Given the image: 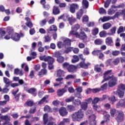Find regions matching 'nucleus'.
Returning <instances> with one entry per match:
<instances>
[{"label":"nucleus","instance_id":"0e129e2a","mask_svg":"<svg viewBox=\"0 0 125 125\" xmlns=\"http://www.w3.org/2000/svg\"><path fill=\"white\" fill-rule=\"evenodd\" d=\"M83 54L84 55H88V54H89V50L88 48H85V49H84L83 51Z\"/></svg>","mask_w":125,"mask_h":125},{"label":"nucleus","instance_id":"0eeeda50","mask_svg":"<svg viewBox=\"0 0 125 125\" xmlns=\"http://www.w3.org/2000/svg\"><path fill=\"white\" fill-rule=\"evenodd\" d=\"M7 32L8 35H6L4 37V39L5 40H10L12 36H13V34H14V30L12 27H9L7 28Z\"/></svg>","mask_w":125,"mask_h":125},{"label":"nucleus","instance_id":"a878e982","mask_svg":"<svg viewBox=\"0 0 125 125\" xmlns=\"http://www.w3.org/2000/svg\"><path fill=\"white\" fill-rule=\"evenodd\" d=\"M108 101L111 103L112 105L115 104V103L117 101V99H116V96L112 95L108 97Z\"/></svg>","mask_w":125,"mask_h":125},{"label":"nucleus","instance_id":"ddd939ff","mask_svg":"<svg viewBox=\"0 0 125 125\" xmlns=\"http://www.w3.org/2000/svg\"><path fill=\"white\" fill-rule=\"evenodd\" d=\"M76 9H79V5L77 3H72L69 8L71 13H75Z\"/></svg>","mask_w":125,"mask_h":125},{"label":"nucleus","instance_id":"423d86ee","mask_svg":"<svg viewBox=\"0 0 125 125\" xmlns=\"http://www.w3.org/2000/svg\"><path fill=\"white\" fill-rule=\"evenodd\" d=\"M54 56L56 57L57 59V61L59 63H63L64 62V61L65 60V58L61 56V54L60 52H56L54 53Z\"/></svg>","mask_w":125,"mask_h":125},{"label":"nucleus","instance_id":"13d9d810","mask_svg":"<svg viewBox=\"0 0 125 125\" xmlns=\"http://www.w3.org/2000/svg\"><path fill=\"white\" fill-rule=\"evenodd\" d=\"M74 100H75V97H71L70 98L66 99L65 102L66 103L74 102Z\"/></svg>","mask_w":125,"mask_h":125},{"label":"nucleus","instance_id":"680f3d73","mask_svg":"<svg viewBox=\"0 0 125 125\" xmlns=\"http://www.w3.org/2000/svg\"><path fill=\"white\" fill-rule=\"evenodd\" d=\"M124 26H120L117 30V33L121 34V33H123V32H124Z\"/></svg>","mask_w":125,"mask_h":125},{"label":"nucleus","instance_id":"a19ab883","mask_svg":"<svg viewBox=\"0 0 125 125\" xmlns=\"http://www.w3.org/2000/svg\"><path fill=\"white\" fill-rule=\"evenodd\" d=\"M47 21H48V20H47V19H44L40 22V25L42 26H44L45 25H46Z\"/></svg>","mask_w":125,"mask_h":125},{"label":"nucleus","instance_id":"9b49d317","mask_svg":"<svg viewBox=\"0 0 125 125\" xmlns=\"http://www.w3.org/2000/svg\"><path fill=\"white\" fill-rule=\"evenodd\" d=\"M77 38L82 40V41H85L87 39V36L85 34V33L83 31H81L80 33H78L77 35Z\"/></svg>","mask_w":125,"mask_h":125},{"label":"nucleus","instance_id":"c03bdc74","mask_svg":"<svg viewBox=\"0 0 125 125\" xmlns=\"http://www.w3.org/2000/svg\"><path fill=\"white\" fill-rule=\"evenodd\" d=\"M95 44H96L97 45H100L101 44H102L103 43V41L100 39H97L94 41Z\"/></svg>","mask_w":125,"mask_h":125},{"label":"nucleus","instance_id":"ea45409f","mask_svg":"<svg viewBox=\"0 0 125 125\" xmlns=\"http://www.w3.org/2000/svg\"><path fill=\"white\" fill-rule=\"evenodd\" d=\"M94 71L97 73H100V72H102V69L99 67V65L96 64L94 66Z\"/></svg>","mask_w":125,"mask_h":125},{"label":"nucleus","instance_id":"f3484780","mask_svg":"<svg viewBox=\"0 0 125 125\" xmlns=\"http://www.w3.org/2000/svg\"><path fill=\"white\" fill-rule=\"evenodd\" d=\"M35 104L34 103V101L31 100H27L24 104L25 107L26 106H28V107H32V106H35Z\"/></svg>","mask_w":125,"mask_h":125},{"label":"nucleus","instance_id":"72a5a7b5","mask_svg":"<svg viewBox=\"0 0 125 125\" xmlns=\"http://www.w3.org/2000/svg\"><path fill=\"white\" fill-rule=\"evenodd\" d=\"M82 5H83L85 8H88V6H89V2L87 0H83Z\"/></svg>","mask_w":125,"mask_h":125},{"label":"nucleus","instance_id":"4c0bfd02","mask_svg":"<svg viewBox=\"0 0 125 125\" xmlns=\"http://www.w3.org/2000/svg\"><path fill=\"white\" fill-rule=\"evenodd\" d=\"M44 42H48L51 41V36L49 34H47L44 36Z\"/></svg>","mask_w":125,"mask_h":125},{"label":"nucleus","instance_id":"49530a36","mask_svg":"<svg viewBox=\"0 0 125 125\" xmlns=\"http://www.w3.org/2000/svg\"><path fill=\"white\" fill-rule=\"evenodd\" d=\"M1 109V113H6V112H8L9 110H10V108L8 107H5V108H2L0 106V110Z\"/></svg>","mask_w":125,"mask_h":125},{"label":"nucleus","instance_id":"e2e57ef3","mask_svg":"<svg viewBox=\"0 0 125 125\" xmlns=\"http://www.w3.org/2000/svg\"><path fill=\"white\" fill-rule=\"evenodd\" d=\"M99 12L100 14H104L106 13V10L103 8H100L99 10Z\"/></svg>","mask_w":125,"mask_h":125},{"label":"nucleus","instance_id":"c85d7f7f","mask_svg":"<svg viewBox=\"0 0 125 125\" xmlns=\"http://www.w3.org/2000/svg\"><path fill=\"white\" fill-rule=\"evenodd\" d=\"M122 107H124V99L121 100L116 104V108L117 109H120V108H122Z\"/></svg>","mask_w":125,"mask_h":125},{"label":"nucleus","instance_id":"bb28decb","mask_svg":"<svg viewBox=\"0 0 125 125\" xmlns=\"http://www.w3.org/2000/svg\"><path fill=\"white\" fill-rule=\"evenodd\" d=\"M71 40L66 38L63 41V45L66 47V46H70L71 45Z\"/></svg>","mask_w":125,"mask_h":125},{"label":"nucleus","instance_id":"de8ad7c7","mask_svg":"<svg viewBox=\"0 0 125 125\" xmlns=\"http://www.w3.org/2000/svg\"><path fill=\"white\" fill-rule=\"evenodd\" d=\"M113 64L116 66V65H118L119 63H120V58L117 57L115 58L112 62Z\"/></svg>","mask_w":125,"mask_h":125},{"label":"nucleus","instance_id":"6ab92c4d","mask_svg":"<svg viewBox=\"0 0 125 125\" xmlns=\"http://www.w3.org/2000/svg\"><path fill=\"white\" fill-rule=\"evenodd\" d=\"M52 12L54 15H58V14L60 13V9H59V7L54 6Z\"/></svg>","mask_w":125,"mask_h":125},{"label":"nucleus","instance_id":"37998d69","mask_svg":"<svg viewBox=\"0 0 125 125\" xmlns=\"http://www.w3.org/2000/svg\"><path fill=\"white\" fill-rule=\"evenodd\" d=\"M101 100V98H99L98 97H95L94 98L93 100L92 101V104H97V103L99 102Z\"/></svg>","mask_w":125,"mask_h":125},{"label":"nucleus","instance_id":"5fc2aeb1","mask_svg":"<svg viewBox=\"0 0 125 125\" xmlns=\"http://www.w3.org/2000/svg\"><path fill=\"white\" fill-rule=\"evenodd\" d=\"M121 15H123L122 12H117L113 17L114 19L119 18V17L121 16Z\"/></svg>","mask_w":125,"mask_h":125},{"label":"nucleus","instance_id":"8fccbe9b","mask_svg":"<svg viewBox=\"0 0 125 125\" xmlns=\"http://www.w3.org/2000/svg\"><path fill=\"white\" fill-rule=\"evenodd\" d=\"M121 54V52L119 50L113 51L112 52V55L113 56H118Z\"/></svg>","mask_w":125,"mask_h":125},{"label":"nucleus","instance_id":"338daca9","mask_svg":"<svg viewBox=\"0 0 125 125\" xmlns=\"http://www.w3.org/2000/svg\"><path fill=\"white\" fill-rule=\"evenodd\" d=\"M57 46L58 48H62L63 46H64V43H62V42H59L57 43Z\"/></svg>","mask_w":125,"mask_h":125},{"label":"nucleus","instance_id":"c9c22d12","mask_svg":"<svg viewBox=\"0 0 125 125\" xmlns=\"http://www.w3.org/2000/svg\"><path fill=\"white\" fill-rule=\"evenodd\" d=\"M77 21V20L73 17H69L68 18V22L70 25H72L75 22Z\"/></svg>","mask_w":125,"mask_h":125},{"label":"nucleus","instance_id":"39448f33","mask_svg":"<svg viewBox=\"0 0 125 125\" xmlns=\"http://www.w3.org/2000/svg\"><path fill=\"white\" fill-rule=\"evenodd\" d=\"M115 120L117 123H122L125 120V113L122 110H117L116 114Z\"/></svg>","mask_w":125,"mask_h":125},{"label":"nucleus","instance_id":"a211bd4d","mask_svg":"<svg viewBox=\"0 0 125 125\" xmlns=\"http://www.w3.org/2000/svg\"><path fill=\"white\" fill-rule=\"evenodd\" d=\"M25 20L27 21V22L25 23V25H26L28 28H33V23H32V21H31V19L30 18L26 17L25 18Z\"/></svg>","mask_w":125,"mask_h":125},{"label":"nucleus","instance_id":"cd10ccee","mask_svg":"<svg viewBox=\"0 0 125 125\" xmlns=\"http://www.w3.org/2000/svg\"><path fill=\"white\" fill-rule=\"evenodd\" d=\"M89 118L92 119V120L90 121V125H96V121L95 120L96 117L95 115H91Z\"/></svg>","mask_w":125,"mask_h":125},{"label":"nucleus","instance_id":"412c9836","mask_svg":"<svg viewBox=\"0 0 125 125\" xmlns=\"http://www.w3.org/2000/svg\"><path fill=\"white\" fill-rule=\"evenodd\" d=\"M83 14V9H81L77 13V14H76L77 19H79V20H80Z\"/></svg>","mask_w":125,"mask_h":125},{"label":"nucleus","instance_id":"4be33fe9","mask_svg":"<svg viewBox=\"0 0 125 125\" xmlns=\"http://www.w3.org/2000/svg\"><path fill=\"white\" fill-rule=\"evenodd\" d=\"M54 58H52V57L47 56V59L45 60V62H48V64H53L54 63Z\"/></svg>","mask_w":125,"mask_h":125},{"label":"nucleus","instance_id":"20e7f679","mask_svg":"<svg viewBox=\"0 0 125 125\" xmlns=\"http://www.w3.org/2000/svg\"><path fill=\"white\" fill-rule=\"evenodd\" d=\"M125 85L124 84H120L118 85V89L114 92V94H118L120 98H123L125 95Z\"/></svg>","mask_w":125,"mask_h":125},{"label":"nucleus","instance_id":"7c9ffc66","mask_svg":"<svg viewBox=\"0 0 125 125\" xmlns=\"http://www.w3.org/2000/svg\"><path fill=\"white\" fill-rule=\"evenodd\" d=\"M87 104H88L86 102L81 103V104L80 105L82 110H84V111H86L88 107Z\"/></svg>","mask_w":125,"mask_h":125},{"label":"nucleus","instance_id":"f03ea898","mask_svg":"<svg viewBox=\"0 0 125 125\" xmlns=\"http://www.w3.org/2000/svg\"><path fill=\"white\" fill-rule=\"evenodd\" d=\"M112 72V69L107 70L104 73V79L102 81L101 83H105V82H107V81H109L108 82V86L109 87H113L115 86L116 84H117V82L118 81V78L115 77L114 75H112L111 76H108V75Z\"/></svg>","mask_w":125,"mask_h":125},{"label":"nucleus","instance_id":"69168bd1","mask_svg":"<svg viewBox=\"0 0 125 125\" xmlns=\"http://www.w3.org/2000/svg\"><path fill=\"white\" fill-rule=\"evenodd\" d=\"M76 78V75H68L66 76V77L65 78V80H69V79H75Z\"/></svg>","mask_w":125,"mask_h":125},{"label":"nucleus","instance_id":"f8f14e48","mask_svg":"<svg viewBox=\"0 0 125 125\" xmlns=\"http://www.w3.org/2000/svg\"><path fill=\"white\" fill-rule=\"evenodd\" d=\"M59 113L62 117H65L68 115V111H67L66 108L62 107L59 109Z\"/></svg>","mask_w":125,"mask_h":125},{"label":"nucleus","instance_id":"393cba45","mask_svg":"<svg viewBox=\"0 0 125 125\" xmlns=\"http://www.w3.org/2000/svg\"><path fill=\"white\" fill-rule=\"evenodd\" d=\"M67 110L68 112H74V111H76V106L72 104L67 105Z\"/></svg>","mask_w":125,"mask_h":125},{"label":"nucleus","instance_id":"79ce46f5","mask_svg":"<svg viewBox=\"0 0 125 125\" xmlns=\"http://www.w3.org/2000/svg\"><path fill=\"white\" fill-rule=\"evenodd\" d=\"M93 108L94 111H97V112H98L101 111V108H100V107H98V105H97V104H93Z\"/></svg>","mask_w":125,"mask_h":125},{"label":"nucleus","instance_id":"864d4df0","mask_svg":"<svg viewBox=\"0 0 125 125\" xmlns=\"http://www.w3.org/2000/svg\"><path fill=\"white\" fill-rule=\"evenodd\" d=\"M37 111V107H35L34 108H30L29 111V113L30 114H35Z\"/></svg>","mask_w":125,"mask_h":125},{"label":"nucleus","instance_id":"4468645a","mask_svg":"<svg viewBox=\"0 0 125 125\" xmlns=\"http://www.w3.org/2000/svg\"><path fill=\"white\" fill-rule=\"evenodd\" d=\"M105 44L108 46H112L114 44V42H113V38L111 37H107L105 39Z\"/></svg>","mask_w":125,"mask_h":125},{"label":"nucleus","instance_id":"9d476101","mask_svg":"<svg viewBox=\"0 0 125 125\" xmlns=\"http://www.w3.org/2000/svg\"><path fill=\"white\" fill-rule=\"evenodd\" d=\"M19 91V89H17L16 91L12 90V94L14 96L15 99L16 100V101H18L19 99H20V95H21V93H19L17 94V93Z\"/></svg>","mask_w":125,"mask_h":125},{"label":"nucleus","instance_id":"603ef678","mask_svg":"<svg viewBox=\"0 0 125 125\" xmlns=\"http://www.w3.org/2000/svg\"><path fill=\"white\" fill-rule=\"evenodd\" d=\"M88 16L87 15H84L83 17L82 22L83 23L88 22Z\"/></svg>","mask_w":125,"mask_h":125},{"label":"nucleus","instance_id":"6e6d98bb","mask_svg":"<svg viewBox=\"0 0 125 125\" xmlns=\"http://www.w3.org/2000/svg\"><path fill=\"white\" fill-rule=\"evenodd\" d=\"M111 0H106L104 5L105 8H108V7H109V5H110V3H111Z\"/></svg>","mask_w":125,"mask_h":125},{"label":"nucleus","instance_id":"2f4dec72","mask_svg":"<svg viewBox=\"0 0 125 125\" xmlns=\"http://www.w3.org/2000/svg\"><path fill=\"white\" fill-rule=\"evenodd\" d=\"M57 76L58 77H64L65 76V72L62 70L59 69L57 70Z\"/></svg>","mask_w":125,"mask_h":125},{"label":"nucleus","instance_id":"7ed1b4c3","mask_svg":"<svg viewBox=\"0 0 125 125\" xmlns=\"http://www.w3.org/2000/svg\"><path fill=\"white\" fill-rule=\"evenodd\" d=\"M83 117H84V113L82 109L71 115V118L73 122H80L83 119Z\"/></svg>","mask_w":125,"mask_h":125},{"label":"nucleus","instance_id":"e433bc0d","mask_svg":"<svg viewBox=\"0 0 125 125\" xmlns=\"http://www.w3.org/2000/svg\"><path fill=\"white\" fill-rule=\"evenodd\" d=\"M73 57V59H72L71 60L72 63H77V62H79L80 61V59L78 56L74 55Z\"/></svg>","mask_w":125,"mask_h":125},{"label":"nucleus","instance_id":"4d7b16f0","mask_svg":"<svg viewBox=\"0 0 125 125\" xmlns=\"http://www.w3.org/2000/svg\"><path fill=\"white\" fill-rule=\"evenodd\" d=\"M70 66V64L69 63V62H65L62 64V68H63V69H67V70H68V67Z\"/></svg>","mask_w":125,"mask_h":125},{"label":"nucleus","instance_id":"6e6552de","mask_svg":"<svg viewBox=\"0 0 125 125\" xmlns=\"http://www.w3.org/2000/svg\"><path fill=\"white\" fill-rule=\"evenodd\" d=\"M0 120H3L5 121L3 125H13L12 123H10V117L7 115L1 116L0 117Z\"/></svg>","mask_w":125,"mask_h":125},{"label":"nucleus","instance_id":"aec40b11","mask_svg":"<svg viewBox=\"0 0 125 125\" xmlns=\"http://www.w3.org/2000/svg\"><path fill=\"white\" fill-rule=\"evenodd\" d=\"M57 31V27L56 25H53L47 29V32L49 34H51L52 32H56Z\"/></svg>","mask_w":125,"mask_h":125},{"label":"nucleus","instance_id":"052dcab7","mask_svg":"<svg viewBox=\"0 0 125 125\" xmlns=\"http://www.w3.org/2000/svg\"><path fill=\"white\" fill-rule=\"evenodd\" d=\"M108 85V84L107 83H104L103 85H102L101 86V90H105L106 89H107V86Z\"/></svg>","mask_w":125,"mask_h":125},{"label":"nucleus","instance_id":"f704fd0d","mask_svg":"<svg viewBox=\"0 0 125 125\" xmlns=\"http://www.w3.org/2000/svg\"><path fill=\"white\" fill-rule=\"evenodd\" d=\"M46 73H47L46 69H41L39 72L38 76L39 77H42L44 75H46Z\"/></svg>","mask_w":125,"mask_h":125},{"label":"nucleus","instance_id":"3c124183","mask_svg":"<svg viewBox=\"0 0 125 125\" xmlns=\"http://www.w3.org/2000/svg\"><path fill=\"white\" fill-rule=\"evenodd\" d=\"M99 32V29L97 28H95L92 31V34L93 36H96Z\"/></svg>","mask_w":125,"mask_h":125},{"label":"nucleus","instance_id":"09e8293b","mask_svg":"<svg viewBox=\"0 0 125 125\" xmlns=\"http://www.w3.org/2000/svg\"><path fill=\"white\" fill-rule=\"evenodd\" d=\"M76 31L77 30H74L72 28V30L70 32V34L72 36H75L76 38H77L79 33L76 32Z\"/></svg>","mask_w":125,"mask_h":125},{"label":"nucleus","instance_id":"dca6fc26","mask_svg":"<svg viewBox=\"0 0 125 125\" xmlns=\"http://www.w3.org/2000/svg\"><path fill=\"white\" fill-rule=\"evenodd\" d=\"M20 34H19V33H16L11 37L10 39L15 42H18V41H20Z\"/></svg>","mask_w":125,"mask_h":125},{"label":"nucleus","instance_id":"2eb2a0df","mask_svg":"<svg viewBox=\"0 0 125 125\" xmlns=\"http://www.w3.org/2000/svg\"><path fill=\"white\" fill-rule=\"evenodd\" d=\"M27 92H28V93H30V94H31L32 95H33V96H37V88H30L29 89H28L27 90H26Z\"/></svg>","mask_w":125,"mask_h":125},{"label":"nucleus","instance_id":"58836bf2","mask_svg":"<svg viewBox=\"0 0 125 125\" xmlns=\"http://www.w3.org/2000/svg\"><path fill=\"white\" fill-rule=\"evenodd\" d=\"M117 109H115V108H112L110 109V115L111 116V117H115V115H116V114H117Z\"/></svg>","mask_w":125,"mask_h":125},{"label":"nucleus","instance_id":"b1692460","mask_svg":"<svg viewBox=\"0 0 125 125\" xmlns=\"http://www.w3.org/2000/svg\"><path fill=\"white\" fill-rule=\"evenodd\" d=\"M3 81L4 83H5L6 87H9L10 83H12V81H9V79L6 77H3Z\"/></svg>","mask_w":125,"mask_h":125},{"label":"nucleus","instance_id":"bf43d9fd","mask_svg":"<svg viewBox=\"0 0 125 125\" xmlns=\"http://www.w3.org/2000/svg\"><path fill=\"white\" fill-rule=\"evenodd\" d=\"M100 91H101V88H100L92 89V92H93V93H97V92H99Z\"/></svg>","mask_w":125,"mask_h":125},{"label":"nucleus","instance_id":"473e14b6","mask_svg":"<svg viewBox=\"0 0 125 125\" xmlns=\"http://www.w3.org/2000/svg\"><path fill=\"white\" fill-rule=\"evenodd\" d=\"M112 25L110 23H106L103 25V28L104 30H108L111 28Z\"/></svg>","mask_w":125,"mask_h":125},{"label":"nucleus","instance_id":"1a4fd4ad","mask_svg":"<svg viewBox=\"0 0 125 125\" xmlns=\"http://www.w3.org/2000/svg\"><path fill=\"white\" fill-rule=\"evenodd\" d=\"M68 87L67 86V85H65L64 87L62 89H58L57 91V95L59 96V97H60L65 93V92H67V88Z\"/></svg>","mask_w":125,"mask_h":125},{"label":"nucleus","instance_id":"f257e3e1","mask_svg":"<svg viewBox=\"0 0 125 125\" xmlns=\"http://www.w3.org/2000/svg\"><path fill=\"white\" fill-rule=\"evenodd\" d=\"M79 57L82 62H81L77 66L74 65L73 64H70L69 67H67V70L70 73L75 71V70H77L78 68H82L83 69H88V66H90V62L85 63V59L83 58V54L80 55Z\"/></svg>","mask_w":125,"mask_h":125},{"label":"nucleus","instance_id":"a18cd8bd","mask_svg":"<svg viewBox=\"0 0 125 125\" xmlns=\"http://www.w3.org/2000/svg\"><path fill=\"white\" fill-rule=\"evenodd\" d=\"M5 31H4V30H3V28H0V35L1 36V37H0V39H2V37H3V36H5Z\"/></svg>","mask_w":125,"mask_h":125},{"label":"nucleus","instance_id":"c756f323","mask_svg":"<svg viewBox=\"0 0 125 125\" xmlns=\"http://www.w3.org/2000/svg\"><path fill=\"white\" fill-rule=\"evenodd\" d=\"M122 107H124V99L121 100L116 104V108L117 109H120V108H122Z\"/></svg>","mask_w":125,"mask_h":125},{"label":"nucleus","instance_id":"5701e85b","mask_svg":"<svg viewBox=\"0 0 125 125\" xmlns=\"http://www.w3.org/2000/svg\"><path fill=\"white\" fill-rule=\"evenodd\" d=\"M48 123V114L45 113L43 115V124L46 125Z\"/></svg>","mask_w":125,"mask_h":125},{"label":"nucleus","instance_id":"774afa93","mask_svg":"<svg viewBox=\"0 0 125 125\" xmlns=\"http://www.w3.org/2000/svg\"><path fill=\"white\" fill-rule=\"evenodd\" d=\"M102 22H106V21H109L110 20V17H104L103 19H100Z\"/></svg>","mask_w":125,"mask_h":125}]
</instances>
